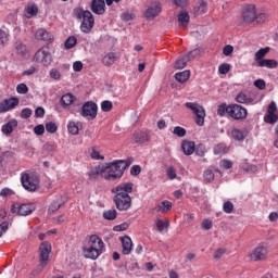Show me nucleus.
<instances>
[{
    "label": "nucleus",
    "instance_id": "1",
    "mask_svg": "<svg viewBox=\"0 0 278 278\" xmlns=\"http://www.w3.org/2000/svg\"><path fill=\"white\" fill-rule=\"evenodd\" d=\"M132 162L134 159L119 160L108 165L93 167L89 172V179H99V177H102L106 181H116V179L123 177L125 169L129 168Z\"/></svg>",
    "mask_w": 278,
    "mask_h": 278
},
{
    "label": "nucleus",
    "instance_id": "2",
    "mask_svg": "<svg viewBox=\"0 0 278 278\" xmlns=\"http://www.w3.org/2000/svg\"><path fill=\"white\" fill-rule=\"evenodd\" d=\"M103 247H105L103 240L97 235H91L87 247L83 248L84 257L86 260H99L103 253Z\"/></svg>",
    "mask_w": 278,
    "mask_h": 278
},
{
    "label": "nucleus",
    "instance_id": "3",
    "mask_svg": "<svg viewBox=\"0 0 278 278\" xmlns=\"http://www.w3.org/2000/svg\"><path fill=\"white\" fill-rule=\"evenodd\" d=\"M185 108H187V110H191L194 114L195 125H198L199 127H203V125H205V109L201 106V104L194 102H187L185 103Z\"/></svg>",
    "mask_w": 278,
    "mask_h": 278
},
{
    "label": "nucleus",
    "instance_id": "4",
    "mask_svg": "<svg viewBox=\"0 0 278 278\" xmlns=\"http://www.w3.org/2000/svg\"><path fill=\"white\" fill-rule=\"evenodd\" d=\"M99 106L92 101L85 102L79 110L80 116H83V118H87V121H94V118H97Z\"/></svg>",
    "mask_w": 278,
    "mask_h": 278
},
{
    "label": "nucleus",
    "instance_id": "5",
    "mask_svg": "<svg viewBox=\"0 0 278 278\" xmlns=\"http://www.w3.org/2000/svg\"><path fill=\"white\" fill-rule=\"evenodd\" d=\"M49 255H51V243L45 241L39 247V273H42L47 264H49Z\"/></svg>",
    "mask_w": 278,
    "mask_h": 278
},
{
    "label": "nucleus",
    "instance_id": "6",
    "mask_svg": "<svg viewBox=\"0 0 278 278\" xmlns=\"http://www.w3.org/2000/svg\"><path fill=\"white\" fill-rule=\"evenodd\" d=\"M249 112L247 109L240 104H229L228 105V115L235 121H244Z\"/></svg>",
    "mask_w": 278,
    "mask_h": 278
},
{
    "label": "nucleus",
    "instance_id": "7",
    "mask_svg": "<svg viewBox=\"0 0 278 278\" xmlns=\"http://www.w3.org/2000/svg\"><path fill=\"white\" fill-rule=\"evenodd\" d=\"M33 61L37 62L38 64H42L43 66H49V64L53 62V59L51 58V52H49V49L40 48L35 53Z\"/></svg>",
    "mask_w": 278,
    "mask_h": 278
},
{
    "label": "nucleus",
    "instance_id": "8",
    "mask_svg": "<svg viewBox=\"0 0 278 278\" xmlns=\"http://www.w3.org/2000/svg\"><path fill=\"white\" fill-rule=\"evenodd\" d=\"M36 212V204L24 203L18 206L12 204L11 214H16L17 216H29V214H34Z\"/></svg>",
    "mask_w": 278,
    "mask_h": 278
},
{
    "label": "nucleus",
    "instance_id": "9",
    "mask_svg": "<svg viewBox=\"0 0 278 278\" xmlns=\"http://www.w3.org/2000/svg\"><path fill=\"white\" fill-rule=\"evenodd\" d=\"M111 192L114 197H130L129 194L134 192V182H122L116 187H113Z\"/></svg>",
    "mask_w": 278,
    "mask_h": 278
},
{
    "label": "nucleus",
    "instance_id": "10",
    "mask_svg": "<svg viewBox=\"0 0 278 278\" xmlns=\"http://www.w3.org/2000/svg\"><path fill=\"white\" fill-rule=\"evenodd\" d=\"M113 202L119 212H127V210L131 208L130 195H113Z\"/></svg>",
    "mask_w": 278,
    "mask_h": 278
},
{
    "label": "nucleus",
    "instance_id": "11",
    "mask_svg": "<svg viewBox=\"0 0 278 278\" xmlns=\"http://www.w3.org/2000/svg\"><path fill=\"white\" fill-rule=\"evenodd\" d=\"M81 18L80 31L84 34H90L92 31V27H94V15H92V12L89 10H86Z\"/></svg>",
    "mask_w": 278,
    "mask_h": 278
},
{
    "label": "nucleus",
    "instance_id": "12",
    "mask_svg": "<svg viewBox=\"0 0 278 278\" xmlns=\"http://www.w3.org/2000/svg\"><path fill=\"white\" fill-rule=\"evenodd\" d=\"M22 186L28 192H36L38 189V180L29 176V174H23L21 177Z\"/></svg>",
    "mask_w": 278,
    "mask_h": 278
},
{
    "label": "nucleus",
    "instance_id": "13",
    "mask_svg": "<svg viewBox=\"0 0 278 278\" xmlns=\"http://www.w3.org/2000/svg\"><path fill=\"white\" fill-rule=\"evenodd\" d=\"M256 14H257V9L255 8V4H248L244 9H243V21L244 23H255V18H256Z\"/></svg>",
    "mask_w": 278,
    "mask_h": 278
},
{
    "label": "nucleus",
    "instance_id": "14",
    "mask_svg": "<svg viewBox=\"0 0 278 278\" xmlns=\"http://www.w3.org/2000/svg\"><path fill=\"white\" fill-rule=\"evenodd\" d=\"M235 101L244 105H251L255 101V96L251 91L243 90L236 96Z\"/></svg>",
    "mask_w": 278,
    "mask_h": 278
},
{
    "label": "nucleus",
    "instance_id": "15",
    "mask_svg": "<svg viewBox=\"0 0 278 278\" xmlns=\"http://www.w3.org/2000/svg\"><path fill=\"white\" fill-rule=\"evenodd\" d=\"M266 255H268V249L264 245H258L252 251L250 258L252 262H262L266 260Z\"/></svg>",
    "mask_w": 278,
    "mask_h": 278
},
{
    "label": "nucleus",
    "instance_id": "16",
    "mask_svg": "<svg viewBox=\"0 0 278 278\" xmlns=\"http://www.w3.org/2000/svg\"><path fill=\"white\" fill-rule=\"evenodd\" d=\"M20 100L16 97H12L7 99L0 103V114H5V112H10V110H14L16 105H18Z\"/></svg>",
    "mask_w": 278,
    "mask_h": 278
},
{
    "label": "nucleus",
    "instance_id": "17",
    "mask_svg": "<svg viewBox=\"0 0 278 278\" xmlns=\"http://www.w3.org/2000/svg\"><path fill=\"white\" fill-rule=\"evenodd\" d=\"M122 242V253L123 255H130L134 249V241H131V237L124 236L119 238Z\"/></svg>",
    "mask_w": 278,
    "mask_h": 278
},
{
    "label": "nucleus",
    "instance_id": "18",
    "mask_svg": "<svg viewBox=\"0 0 278 278\" xmlns=\"http://www.w3.org/2000/svg\"><path fill=\"white\" fill-rule=\"evenodd\" d=\"M105 0H92L90 4V10L93 14H98V16L103 15L105 12Z\"/></svg>",
    "mask_w": 278,
    "mask_h": 278
},
{
    "label": "nucleus",
    "instance_id": "19",
    "mask_svg": "<svg viewBox=\"0 0 278 278\" xmlns=\"http://www.w3.org/2000/svg\"><path fill=\"white\" fill-rule=\"evenodd\" d=\"M162 12V4L155 3L154 5H151L147 9L144 13V17L148 21H151L153 18H156V16H160V13Z\"/></svg>",
    "mask_w": 278,
    "mask_h": 278
},
{
    "label": "nucleus",
    "instance_id": "20",
    "mask_svg": "<svg viewBox=\"0 0 278 278\" xmlns=\"http://www.w3.org/2000/svg\"><path fill=\"white\" fill-rule=\"evenodd\" d=\"M149 140H151V134L149 130L135 132V142H137V144H144V142H149Z\"/></svg>",
    "mask_w": 278,
    "mask_h": 278
},
{
    "label": "nucleus",
    "instance_id": "21",
    "mask_svg": "<svg viewBox=\"0 0 278 278\" xmlns=\"http://www.w3.org/2000/svg\"><path fill=\"white\" fill-rule=\"evenodd\" d=\"M36 40H43L45 42H53V35L47 31L45 28L38 29L35 33Z\"/></svg>",
    "mask_w": 278,
    "mask_h": 278
},
{
    "label": "nucleus",
    "instance_id": "22",
    "mask_svg": "<svg viewBox=\"0 0 278 278\" xmlns=\"http://www.w3.org/2000/svg\"><path fill=\"white\" fill-rule=\"evenodd\" d=\"M83 128L81 122L70 121L67 124V131L72 136H79V129Z\"/></svg>",
    "mask_w": 278,
    "mask_h": 278
},
{
    "label": "nucleus",
    "instance_id": "23",
    "mask_svg": "<svg viewBox=\"0 0 278 278\" xmlns=\"http://www.w3.org/2000/svg\"><path fill=\"white\" fill-rule=\"evenodd\" d=\"M66 203V197L61 195L60 198L55 199L49 206V213L53 214L58 212L59 208L62 207L63 204Z\"/></svg>",
    "mask_w": 278,
    "mask_h": 278
},
{
    "label": "nucleus",
    "instance_id": "24",
    "mask_svg": "<svg viewBox=\"0 0 278 278\" xmlns=\"http://www.w3.org/2000/svg\"><path fill=\"white\" fill-rule=\"evenodd\" d=\"M195 144L193 141H182L181 150L185 155H192L194 153Z\"/></svg>",
    "mask_w": 278,
    "mask_h": 278
},
{
    "label": "nucleus",
    "instance_id": "25",
    "mask_svg": "<svg viewBox=\"0 0 278 278\" xmlns=\"http://www.w3.org/2000/svg\"><path fill=\"white\" fill-rule=\"evenodd\" d=\"M15 127H18V122L16 119H11L5 125L2 126V134L7 136L14 131Z\"/></svg>",
    "mask_w": 278,
    "mask_h": 278
},
{
    "label": "nucleus",
    "instance_id": "26",
    "mask_svg": "<svg viewBox=\"0 0 278 278\" xmlns=\"http://www.w3.org/2000/svg\"><path fill=\"white\" fill-rule=\"evenodd\" d=\"M173 210V203L168 200H164L156 206V212H162L166 214V212H170Z\"/></svg>",
    "mask_w": 278,
    "mask_h": 278
},
{
    "label": "nucleus",
    "instance_id": "27",
    "mask_svg": "<svg viewBox=\"0 0 278 278\" xmlns=\"http://www.w3.org/2000/svg\"><path fill=\"white\" fill-rule=\"evenodd\" d=\"M258 66L265 67V68H277L278 63H277V60L264 59L263 61L258 62Z\"/></svg>",
    "mask_w": 278,
    "mask_h": 278
},
{
    "label": "nucleus",
    "instance_id": "28",
    "mask_svg": "<svg viewBox=\"0 0 278 278\" xmlns=\"http://www.w3.org/2000/svg\"><path fill=\"white\" fill-rule=\"evenodd\" d=\"M73 101H75V96L72 93H66V94L62 96L60 103H61L62 108H68V105H71L73 103Z\"/></svg>",
    "mask_w": 278,
    "mask_h": 278
},
{
    "label": "nucleus",
    "instance_id": "29",
    "mask_svg": "<svg viewBox=\"0 0 278 278\" xmlns=\"http://www.w3.org/2000/svg\"><path fill=\"white\" fill-rule=\"evenodd\" d=\"M175 79H176V81H179L180 84H186V81H188V79H190V71H184V72L176 73Z\"/></svg>",
    "mask_w": 278,
    "mask_h": 278
},
{
    "label": "nucleus",
    "instance_id": "30",
    "mask_svg": "<svg viewBox=\"0 0 278 278\" xmlns=\"http://www.w3.org/2000/svg\"><path fill=\"white\" fill-rule=\"evenodd\" d=\"M268 51H270V48L266 47V48H261L254 55V60L255 62H257V64H260V62H263L264 58H266V54L268 53Z\"/></svg>",
    "mask_w": 278,
    "mask_h": 278
},
{
    "label": "nucleus",
    "instance_id": "31",
    "mask_svg": "<svg viewBox=\"0 0 278 278\" xmlns=\"http://www.w3.org/2000/svg\"><path fill=\"white\" fill-rule=\"evenodd\" d=\"M114 62H116V53H114V52L108 53L102 59V64H104V66H112V64H114Z\"/></svg>",
    "mask_w": 278,
    "mask_h": 278
},
{
    "label": "nucleus",
    "instance_id": "32",
    "mask_svg": "<svg viewBox=\"0 0 278 278\" xmlns=\"http://www.w3.org/2000/svg\"><path fill=\"white\" fill-rule=\"evenodd\" d=\"M201 53H203V50L201 48H195L191 50L188 54H186L185 59L187 60V62H192V60H194V58H199Z\"/></svg>",
    "mask_w": 278,
    "mask_h": 278
},
{
    "label": "nucleus",
    "instance_id": "33",
    "mask_svg": "<svg viewBox=\"0 0 278 278\" xmlns=\"http://www.w3.org/2000/svg\"><path fill=\"white\" fill-rule=\"evenodd\" d=\"M178 23L179 25H182V27H187L188 23H190V15L188 12L182 11L180 14H178Z\"/></svg>",
    "mask_w": 278,
    "mask_h": 278
},
{
    "label": "nucleus",
    "instance_id": "34",
    "mask_svg": "<svg viewBox=\"0 0 278 278\" xmlns=\"http://www.w3.org/2000/svg\"><path fill=\"white\" fill-rule=\"evenodd\" d=\"M116 216H118V212L115 208H111L103 212L104 220H116Z\"/></svg>",
    "mask_w": 278,
    "mask_h": 278
},
{
    "label": "nucleus",
    "instance_id": "35",
    "mask_svg": "<svg viewBox=\"0 0 278 278\" xmlns=\"http://www.w3.org/2000/svg\"><path fill=\"white\" fill-rule=\"evenodd\" d=\"M231 136L233 138V140H237L238 142H242V140H244V138H247V135L244 134V131L235 128L231 131Z\"/></svg>",
    "mask_w": 278,
    "mask_h": 278
},
{
    "label": "nucleus",
    "instance_id": "36",
    "mask_svg": "<svg viewBox=\"0 0 278 278\" xmlns=\"http://www.w3.org/2000/svg\"><path fill=\"white\" fill-rule=\"evenodd\" d=\"M156 229L160 233H162V231H164V229H168L170 223L168 220H162V219H156Z\"/></svg>",
    "mask_w": 278,
    "mask_h": 278
},
{
    "label": "nucleus",
    "instance_id": "37",
    "mask_svg": "<svg viewBox=\"0 0 278 278\" xmlns=\"http://www.w3.org/2000/svg\"><path fill=\"white\" fill-rule=\"evenodd\" d=\"M188 60L186 56H182L175 62L174 68H176V71H181V68H186Z\"/></svg>",
    "mask_w": 278,
    "mask_h": 278
},
{
    "label": "nucleus",
    "instance_id": "38",
    "mask_svg": "<svg viewBox=\"0 0 278 278\" xmlns=\"http://www.w3.org/2000/svg\"><path fill=\"white\" fill-rule=\"evenodd\" d=\"M264 121L265 123H267L268 125H275V123H277L278 121V115L275 113H267L264 116Z\"/></svg>",
    "mask_w": 278,
    "mask_h": 278
},
{
    "label": "nucleus",
    "instance_id": "39",
    "mask_svg": "<svg viewBox=\"0 0 278 278\" xmlns=\"http://www.w3.org/2000/svg\"><path fill=\"white\" fill-rule=\"evenodd\" d=\"M77 45V37L71 36L65 40L64 47L65 49H73Z\"/></svg>",
    "mask_w": 278,
    "mask_h": 278
},
{
    "label": "nucleus",
    "instance_id": "40",
    "mask_svg": "<svg viewBox=\"0 0 278 278\" xmlns=\"http://www.w3.org/2000/svg\"><path fill=\"white\" fill-rule=\"evenodd\" d=\"M203 177L206 184H212V181H214V172L212 169H206L203 173Z\"/></svg>",
    "mask_w": 278,
    "mask_h": 278
},
{
    "label": "nucleus",
    "instance_id": "41",
    "mask_svg": "<svg viewBox=\"0 0 278 278\" xmlns=\"http://www.w3.org/2000/svg\"><path fill=\"white\" fill-rule=\"evenodd\" d=\"M38 14V7L30 5L26 9V17L31 18V16H36Z\"/></svg>",
    "mask_w": 278,
    "mask_h": 278
},
{
    "label": "nucleus",
    "instance_id": "42",
    "mask_svg": "<svg viewBox=\"0 0 278 278\" xmlns=\"http://www.w3.org/2000/svg\"><path fill=\"white\" fill-rule=\"evenodd\" d=\"M193 153H195V155L199 157H203V155H205V144L200 143L195 146Z\"/></svg>",
    "mask_w": 278,
    "mask_h": 278
},
{
    "label": "nucleus",
    "instance_id": "43",
    "mask_svg": "<svg viewBox=\"0 0 278 278\" xmlns=\"http://www.w3.org/2000/svg\"><path fill=\"white\" fill-rule=\"evenodd\" d=\"M16 92L18 94H27V92H29V87H27L25 83H21L16 87Z\"/></svg>",
    "mask_w": 278,
    "mask_h": 278
},
{
    "label": "nucleus",
    "instance_id": "44",
    "mask_svg": "<svg viewBox=\"0 0 278 278\" xmlns=\"http://www.w3.org/2000/svg\"><path fill=\"white\" fill-rule=\"evenodd\" d=\"M173 134L175 136H177L178 138H184L186 136V128L181 127V126H176L174 128Z\"/></svg>",
    "mask_w": 278,
    "mask_h": 278
},
{
    "label": "nucleus",
    "instance_id": "45",
    "mask_svg": "<svg viewBox=\"0 0 278 278\" xmlns=\"http://www.w3.org/2000/svg\"><path fill=\"white\" fill-rule=\"evenodd\" d=\"M229 71H231V65H229V63H223L218 67V73H220V75H227Z\"/></svg>",
    "mask_w": 278,
    "mask_h": 278
},
{
    "label": "nucleus",
    "instance_id": "46",
    "mask_svg": "<svg viewBox=\"0 0 278 278\" xmlns=\"http://www.w3.org/2000/svg\"><path fill=\"white\" fill-rule=\"evenodd\" d=\"M46 131H48V134H55V131H58V125L53 122L47 123Z\"/></svg>",
    "mask_w": 278,
    "mask_h": 278
},
{
    "label": "nucleus",
    "instance_id": "47",
    "mask_svg": "<svg viewBox=\"0 0 278 278\" xmlns=\"http://www.w3.org/2000/svg\"><path fill=\"white\" fill-rule=\"evenodd\" d=\"M112 108H113V104H112V101H110V100H104V101L101 103V110H102V112H111V111H112Z\"/></svg>",
    "mask_w": 278,
    "mask_h": 278
},
{
    "label": "nucleus",
    "instance_id": "48",
    "mask_svg": "<svg viewBox=\"0 0 278 278\" xmlns=\"http://www.w3.org/2000/svg\"><path fill=\"white\" fill-rule=\"evenodd\" d=\"M223 211L225 214H231L233 212V203L231 201H227L223 204Z\"/></svg>",
    "mask_w": 278,
    "mask_h": 278
},
{
    "label": "nucleus",
    "instance_id": "49",
    "mask_svg": "<svg viewBox=\"0 0 278 278\" xmlns=\"http://www.w3.org/2000/svg\"><path fill=\"white\" fill-rule=\"evenodd\" d=\"M225 114H229V106H227V104H222L217 109V115L225 116Z\"/></svg>",
    "mask_w": 278,
    "mask_h": 278
},
{
    "label": "nucleus",
    "instance_id": "50",
    "mask_svg": "<svg viewBox=\"0 0 278 278\" xmlns=\"http://www.w3.org/2000/svg\"><path fill=\"white\" fill-rule=\"evenodd\" d=\"M15 49L17 51V53L22 56H25L27 54V49L25 48V46L21 42H17L15 46Z\"/></svg>",
    "mask_w": 278,
    "mask_h": 278
},
{
    "label": "nucleus",
    "instance_id": "51",
    "mask_svg": "<svg viewBox=\"0 0 278 278\" xmlns=\"http://www.w3.org/2000/svg\"><path fill=\"white\" fill-rule=\"evenodd\" d=\"M225 253H227V250L225 248H219L215 251L213 257L214 260L218 261L220 257H223V255H225Z\"/></svg>",
    "mask_w": 278,
    "mask_h": 278
},
{
    "label": "nucleus",
    "instance_id": "52",
    "mask_svg": "<svg viewBox=\"0 0 278 278\" xmlns=\"http://www.w3.org/2000/svg\"><path fill=\"white\" fill-rule=\"evenodd\" d=\"M127 229H129V224L127 223H123L113 227V231H127Z\"/></svg>",
    "mask_w": 278,
    "mask_h": 278
},
{
    "label": "nucleus",
    "instance_id": "53",
    "mask_svg": "<svg viewBox=\"0 0 278 278\" xmlns=\"http://www.w3.org/2000/svg\"><path fill=\"white\" fill-rule=\"evenodd\" d=\"M214 153H215V155H222V153H226L225 144L219 143V144L215 146L214 147Z\"/></svg>",
    "mask_w": 278,
    "mask_h": 278
},
{
    "label": "nucleus",
    "instance_id": "54",
    "mask_svg": "<svg viewBox=\"0 0 278 278\" xmlns=\"http://www.w3.org/2000/svg\"><path fill=\"white\" fill-rule=\"evenodd\" d=\"M31 114H33L31 109L26 108V109H23V110L21 111L20 116H21V118H29V117L31 116Z\"/></svg>",
    "mask_w": 278,
    "mask_h": 278
},
{
    "label": "nucleus",
    "instance_id": "55",
    "mask_svg": "<svg viewBox=\"0 0 278 278\" xmlns=\"http://www.w3.org/2000/svg\"><path fill=\"white\" fill-rule=\"evenodd\" d=\"M34 134L36 136H42V134H45V125L39 124V125L35 126Z\"/></svg>",
    "mask_w": 278,
    "mask_h": 278
},
{
    "label": "nucleus",
    "instance_id": "56",
    "mask_svg": "<svg viewBox=\"0 0 278 278\" xmlns=\"http://www.w3.org/2000/svg\"><path fill=\"white\" fill-rule=\"evenodd\" d=\"M254 86L258 88V90H264L266 88V81L264 79H256Z\"/></svg>",
    "mask_w": 278,
    "mask_h": 278
},
{
    "label": "nucleus",
    "instance_id": "57",
    "mask_svg": "<svg viewBox=\"0 0 278 278\" xmlns=\"http://www.w3.org/2000/svg\"><path fill=\"white\" fill-rule=\"evenodd\" d=\"M139 173H142V168L140 167V165H134L130 168V175H132V177H138Z\"/></svg>",
    "mask_w": 278,
    "mask_h": 278
},
{
    "label": "nucleus",
    "instance_id": "58",
    "mask_svg": "<svg viewBox=\"0 0 278 278\" xmlns=\"http://www.w3.org/2000/svg\"><path fill=\"white\" fill-rule=\"evenodd\" d=\"M9 228H10L9 222H2L0 224V238L3 236V233H5V231H8Z\"/></svg>",
    "mask_w": 278,
    "mask_h": 278
},
{
    "label": "nucleus",
    "instance_id": "59",
    "mask_svg": "<svg viewBox=\"0 0 278 278\" xmlns=\"http://www.w3.org/2000/svg\"><path fill=\"white\" fill-rule=\"evenodd\" d=\"M50 77L51 79L60 80V78L62 77V74H60V71L52 68L50 71Z\"/></svg>",
    "mask_w": 278,
    "mask_h": 278
},
{
    "label": "nucleus",
    "instance_id": "60",
    "mask_svg": "<svg viewBox=\"0 0 278 278\" xmlns=\"http://www.w3.org/2000/svg\"><path fill=\"white\" fill-rule=\"evenodd\" d=\"M212 227H213L212 220H210V219H204V220L202 222V228L204 229V231H210V229H212Z\"/></svg>",
    "mask_w": 278,
    "mask_h": 278
},
{
    "label": "nucleus",
    "instance_id": "61",
    "mask_svg": "<svg viewBox=\"0 0 278 278\" xmlns=\"http://www.w3.org/2000/svg\"><path fill=\"white\" fill-rule=\"evenodd\" d=\"M220 166H222V168H225V170H229V168H231L233 166V163L229 160H223L220 162Z\"/></svg>",
    "mask_w": 278,
    "mask_h": 278
},
{
    "label": "nucleus",
    "instance_id": "62",
    "mask_svg": "<svg viewBox=\"0 0 278 278\" xmlns=\"http://www.w3.org/2000/svg\"><path fill=\"white\" fill-rule=\"evenodd\" d=\"M83 68H84V63H81V61H75L73 63V70L75 71V73L81 72Z\"/></svg>",
    "mask_w": 278,
    "mask_h": 278
},
{
    "label": "nucleus",
    "instance_id": "63",
    "mask_svg": "<svg viewBox=\"0 0 278 278\" xmlns=\"http://www.w3.org/2000/svg\"><path fill=\"white\" fill-rule=\"evenodd\" d=\"M223 53L226 56H229L230 54H232L233 53V46H231V45L225 46L224 49H223Z\"/></svg>",
    "mask_w": 278,
    "mask_h": 278
},
{
    "label": "nucleus",
    "instance_id": "64",
    "mask_svg": "<svg viewBox=\"0 0 278 278\" xmlns=\"http://www.w3.org/2000/svg\"><path fill=\"white\" fill-rule=\"evenodd\" d=\"M84 12H86L84 9H74L75 18H78V21H80V18H84Z\"/></svg>",
    "mask_w": 278,
    "mask_h": 278
}]
</instances>
